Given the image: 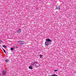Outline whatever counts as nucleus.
Listing matches in <instances>:
<instances>
[{
	"label": "nucleus",
	"instance_id": "2eb2a0df",
	"mask_svg": "<svg viewBox=\"0 0 76 76\" xmlns=\"http://www.w3.org/2000/svg\"><path fill=\"white\" fill-rule=\"evenodd\" d=\"M39 66H40V65H39Z\"/></svg>",
	"mask_w": 76,
	"mask_h": 76
},
{
	"label": "nucleus",
	"instance_id": "9b49d317",
	"mask_svg": "<svg viewBox=\"0 0 76 76\" xmlns=\"http://www.w3.org/2000/svg\"><path fill=\"white\" fill-rule=\"evenodd\" d=\"M11 51H13V48H11Z\"/></svg>",
	"mask_w": 76,
	"mask_h": 76
},
{
	"label": "nucleus",
	"instance_id": "423d86ee",
	"mask_svg": "<svg viewBox=\"0 0 76 76\" xmlns=\"http://www.w3.org/2000/svg\"><path fill=\"white\" fill-rule=\"evenodd\" d=\"M55 9L56 10H60V7L58 6V7L57 6H56Z\"/></svg>",
	"mask_w": 76,
	"mask_h": 76
},
{
	"label": "nucleus",
	"instance_id": "0eeeda50",
	"mask_svg": "<svg viewBox=\"0 0 76 76\" xmlns=\"http://www.w3.org/2000/svg\"><path fill=\"white\" fill-rule=\"evenodd\" d=\"M29 68L30 69H33V68L32 67V66H30L29 67Z\"/></svg>",
	"mask_w": 76,
	"mask_h": 76
},
{
	"label": "nucleus",
	"instance_id": "7ed1b4c3",
	"mask_svg": "<svg viewBox=\"0 0 76 76\" xmlns=\"http://www.w3.org/2000/svg\"><path fill=\"white\" fill-rule=\"evenodd\" d=\"M18 42V43H20V45H23L25 44V42H24V41H23L19 40L17 41Z\"/></svg>",
	"mask_w": 76,
	"mask_h": 76
},
{
	"label": "nucleus",
	"instance_id": "6e6552de",
	"mask_svg": "<svg viewBox=\"0 0 76 76\" xmlns=\"http://www.w3.org/2000/svg\"><path fill=\"white\" fill-rule=\"evenodd\" d=\"M2 47H4L5 49L7 48V47H6V45H3Z\"/></svg>",
	"mask_w": 76,
	"mask_h": 76
},
{
	"label": "nucleus",
	"instance_id": "20e7f679",
	"mask_svg": "<svg viewBox=\"0 0 76 76\" xmlns=\"http://www.w3.org/2000/svg\"><path fill=\"white\" fill-rule=\"evenodd\" d=\"M6 73H7V71L6 70H3L2 72V75L5 76L6 75Z\"/></svg>",
	"mask_w": 76,
	"mask_h": 76
},
{
	"label": "nucleus",
	"instance_id": "1a4fd4ad",
	"mask_svg": "<svg viewBox=\"0 0 76 76\" xmlns=\"http://www.w3.org/2000/svg\"><path fill=\"white\" fill-rule=\"evenodd\" d=\"M5 62H9V59H6L5 60Z\"/></svg>",
	"mask_w": 76,
	"mask_h": 76
},
{
	"label": "nucleus",
	"instance_id": "ddd939ff",
	"mask_svg": "<svg viewBox=\"0 0 76 76\" xmlns=\"http://www.w3.org/2000/svg\"><path fill=\"white\" fill-rule=\"evenodd\" d=\"M58 70H54V72H58Z\"/></svg>",
	"mask_w": 76,
	"mask_h": 76
},
{
	"label": "nucleus",
	"instance_id": "f257e3e1",
	"mask_svg": "<svg viewBox=\"0 0 76 76\" xmlns=\"http://www.w3.org/2000/svg\"><path fill=\"white\" fill-rule=\"evenodd\" d=\"M52 41L50 39H46V41L45 42V45L48 46L50 44V42Z\"/></svg>",
	"mask_w": 76,
	"mask_h": 76
},
{
	"label": "nucleus",
	"instance_id": "f03ea898",
	"mask_svg": "<svg viewBox=\"0 0 76 76\" xmlns=\"http://www.w3.org/2000/svg\"><path fill=\"white\" fill-rule=\"evenodd\" d=\"M36 64H38V61H35L34 62H32L31 63V65L33 66H35L36 67H38V65H37Z\"/></svg>",
	"mask_w": 76,
	"mask_h": 76
},
{
	"label": "nucleus",
	"instance_id": "4468645a",
	"mask_svg": "<svg viewBox=\"0 0 76 76\" xmlns=\"http://www.w3.org/2000/svg\"><path fill=\"white\" fill-rule=\"evenodd\" d=\"M15 48H18V47H15Z\"/></svg>",
	"mask_w": 76,
	"mask_h": 76
},
{
	"label": "nucleus",
	"instance_id": "f8f14e48",
	"mask_svg": "<svg viewBox=\"0 0 76 76\" xmlns=\"http://www.w3.org/2000/svg\"><path fill=\"white\" fill-rule=\"evenodd\" d=\"M42 56H43L42 55H39V57H40V58H41L42 57Z\"/></svg>",
	"mask_w": 76,
	"mask_h": 76
},
{
	"label": "nucleus",
	"instance_id": "39448f33",
	"mask_svg": "<svg viewBox=\"0 0 76 76\" xmlns=\"http://www.w3.org/2000/svg\"><path fill=\"white\" fill-rule=\"evenodd\" d=\"M22 31V30H21V29H19L17 31V32L18 34H20L21 31Z\"/></svg>",
	"mask_w": 76,
	"mask_h": 76
},
{
	"label": "nucleus",
	"instance_id": "9d476101",
	"mask_svg": "<svg viewBox=\"0 0 76 76\" xmlns=\"http://www.w3.org/2000/svg\"><path fill=\"white\" fill-rule=\"evenodd\" d=\"M3 51L4 52V53H6V51L5 50H4V49H3Z\"/></svg>",
	"mask_w": 76,
	"mask_h": 76
}]
</instances>
